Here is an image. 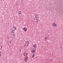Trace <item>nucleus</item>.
Segmentation results:
<instances>
[{"mask_svg": "<svg viewBox=\"0 0 63 63\" xmlns=\"http://www.w3.org/2000/svg\"><path fill=\"white\" fill-rule=\"evenodd\" d=\"M12 35H13V36H15V33H12Z\"/></svg>", "mask_w": 63, "mask_h": 63, "instance_id": "10", "label": "nucleus"}, {"mask_svg": "<svg viewBox=\"0 0 63 63\" xmlns=\"http://www.w3.org/2000/svg\"><path fill=\"white\" fill-rule=\"evenodd\" d=\"M27 28H23V30H24L25 32H26V30H27Z\"/></svg>", "mask_w": 63, "mask_h": 63, "instance_id": "6", "label": "nucleus"}, {"mask_svg": "<svg viewBox=\"0 0 63 63\" xmlns=\"http://www.w3.org/2000/svg\"><path fill=\"white\" fill-rule=\"evenodd\" d=\"M29 42L28 41H26V43H25V46H27L29 44Z\"/></svg>", "mask_w": 63, "mask_h": 63, "instance_id": "3", "label": "nucleus"}, {"mask_svg": "<svg viewBox=\"0 0 63 63\" xmlns=\"http://www.w3.org/2000/svg\"><path fill=\"white\" fill-rule=\"evenodd\" d=\"M38 21L37 20V21H36V22H38V21Z\"/></svg>", "mask_w": 63, "mask_h": 63, "instance_id": "19", "label": "nucleus"}, {"mask_svg": "<svg viewBox=\"0 0 63 63\" xmlns=\"http://www.w3.org/2000/svg\"><path fill=\"white\" fill-rule=\"evenodd\" d=\"M34 56H35V54H33L32 55V58H33L34 57Z\"/></svg>", "mask_w": 63, "mask_h": 63, "instance_id": "14", "label": "nucleus"}, {"mask_svg": "<svg viewBox=\"0 0 63 63\" xmlns=\"http://www.w3.org/2000/svg\"><path fill=\"white\" fill-rule=\"evenodd\" d=\"M21 14V11H19L18 12V14H19V15H20V14Z\"/></svg>", "mask_w": 63, "mask_h": 63, "instance_id": "11", "label": "nucleus"}, {"mask_svg": "<svg viewBox=\"0 0 63 63\" xmlns=\"http://www.w3.org/2000/svg\"><path fill=\"white\" fill-rule=\"evenodd\" d=\"M2 48V46H1V48Z\"/></svg>", "mask_w": 63, "mask_h": 63, "instance_id": "18", "label": "nucleus"}, {"mask_svg": "<svg viewBox=\"0 0 63 63\" xmlns=\"http://www.w3.org/2000/svg\"><path fill=\"white\" fill-rule=\"evenodd\" d=\"M51 62H53V60H52V59H51Z\"/></svg>", "mask_w": 63, "mask_h": 63, "instance_id": "16", "label": "nucleus"}, {"mask_svg": "<svg viewBox=\"0 0 63 63\" xmlns=\"http://www.w3.org/2000/svg\"><path fill=\"white\" fill-rule=\"evenodd\" d=\"M16 5H17V4H16Z\"/></svg>", "mask_w": 63, "mask_h": 63, "instance_id": "22", "label": "nucleus"}, {"mask_svg": "<svg viewBox=\"0 0 63 63\" xmlns=\"http://www.w3.org/2000/svg\"><path fill=\"white\" fill-rule=\"evenodd\" d=\"M13 28L15 30H16V28L15 27H13Z\"/></svg>", "mask_w": 63, "mask_h": 63, "instance_id": "12", "label": "nucleus"}, {"mask_svg": "<svg viewBox=\"0 0 63 63\" xmlns=\"http://www.w3.org/2000/svg\"><path fill=\"white\" fill-rule=\"evenodd\" d=\"M1 56V54H0V56Z\"/></svg>", "mask_w": 63, "mask_h": 63, "instance_id": "20", "label": "nucleus"}, {"mask_svg": "<svg viewBox=\"0 0 63 63\" xmlns=\"http://www.w3.org/2000/svg\"><path fill=\"white\" fill-rule=\"evenodd\" d=\"M15 30H13L12 33H15Z\"/></svg>", "mask_w": 63, "mask_h": 63, "instance_id": "13", "label": "nucleus"}, {"mask_svg": "<svg viewBox=\"0 0 63 63\" xmlns=\"http://www.w3.org/2000/svg\"><path fill=\"white\" fill-rule=\"evenodd\" d=\"M28 60V58L26 57L25 59V61H26H26H27Z\"/></svg>", "mask_w": 63, "mask_h": 63, "instance_id": "7", "label": "nucleus"}, {"mask_svg": "<svg viewBox=\"0 0 63 63\" xmlns=\"http://www.w3.org/2000/svg\"><path fill=\"white\" fill-rule=\"evenodd\" d=\"M35 18L37 20H39V15L38 14H37L36 15Z\"/></svg>", "mask_w": 63, "mask_h": 63, "instance_id": "2", "label": "nucleus"}, {"mask_svg": "<svg viewBox=\"0 0 63 63\" xmlns=\"http://www.w3.org/2000/svg\"><path fill=\"white\" fill-rule=\"evenodd\" d=\"M12 42V39H11L9 41V43L10 45H11Z\"/></svg>", "mask_w": 63, "mask_h": 63, "instance_id": "5", "label": "nucleus"}, {"mask_svg": "<svg viewBox=\"0 0 63 63\" xmlns=\"http://www.w3.org/2000/svg\"><path fill=\"white\" fill-rule=\"evenodd\" d=\"M45 39L47 40V37H45Z\"/></svg>", "mask_w": 63, "mask_h": 63, "instance_id": "15", "label": "nucleus"}, {"mask_svg": "<svg viewBox=\"0 0 63 63\" xmlns=\"http://www.w3.org/2000/svg\"><path fill=\"white\" fill-rule=\"evenodd\" d=\"M53 24V26H55V27H57V24H55V23H54V24Z\"/></svg>", "mask_w": 63, "mask_h": 63, "instance_id": "4", "label": "nucleus"}, {"mask_svg": "<svg viewBox=\"0 0 63 63\" xmlns=\"http://www.w3.org/2000/svg\"><path fill=\"white\" fill-rule=\"evenodd\" d=\"M24 56H26L27 55V53H24Z\"/></svg>", "mask_w": 63, "mask_h": 63, "instance_id": "8", "label": "nucleus"}, {"mask_svg": "<svg viewBox=\"0 0 63 63\" xmlns=\"http://www.w3.org/2000/svg\"><path fill=\"white\" fill-rule=\"evenodd\" d=\"M5 7L6 8H7V7H8V6H7V5H5Z\"/></svg>", "mask_w": 63, "mask_h": 63, "instance_id": "17", "label": "nucleus"}, {"mask_svg": "<svg viewBox=\"0 0 63 63\" xmlns=\"http://www.w3.org/2000/svg\"><path fill=\"white\" fill-rule=\"evenodd\" d=\"M33 47L35 48L36 47H37V45H36L35 44H34L33 46Z\"/></svg>", "mask_w": 63, "mask_h": 63, "instance_id": "9", "label": "nucleus"}, {"mask_svg": "<svg viewBox=\"0 0 63 63\" xmlns=\"http://www.w3.org/2000/svg\"><path fill=\"white\" fill-rule=\"evenodd\" d=\"M1 53V51H0V54Z\"/></svg>", "mask_w": 63, "mask_h": 63, "instance_id": "21", "label": "nucleus"}, {"mask_svg": "<svg viewBox=\"0 0 63 63\" xmlns=\"http://www.w3.org/2000/svg\"><path fill=\"white\" fill-rule=\"evenodd\" d=\"M32 53H36V49L33 48L32 50Z\"/></svg>", "mask_w": 63, "mask_h": 63, "instance_id": "1", "label": "nucleus"}]
</instances>
